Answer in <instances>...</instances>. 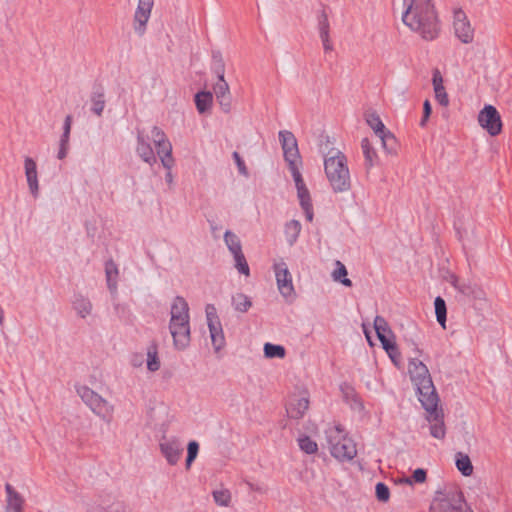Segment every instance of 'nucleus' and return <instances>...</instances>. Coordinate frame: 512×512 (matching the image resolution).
<instances>
[{
  "mask_svg": "<svg viewBox=\"0 0 512 512\" xmlns=\"http://www.w3.org/2000/svg\"><path fill=\"white\" fill-rule=\"evenodd\" d=\"M402 21L424 40H434L440 33L432 0H403Z\"/></svg>",
  "mask_w": 512,
  "mask_h": 512,
  "instance_id": "obj_1",
  "label": "nucleus"
},
{
  "mask_svg": "<svg viewBox=\"0 0 512 512\" xmlns=\"http://www.w3.org/2000/svg\"><path fill=\"white\" fill-rule=\"evenodd\" d=\"M279 139L282 145L285 161L288 163L289 170L292 174L297 189V197L300 205L304 210L306 219L311 222L313 220V206L310 192L302 178L301 166L302 160L298 150L297 140L290 131H280Z\"/></svg>",
  "mask_w": 512,
  "mask_h": 512,
  "instance_id": "obj_2",
  "label": "nucleus"
},
{
  "mask_svg": "<svg viewBox=\"0 0 512 512\" xmlns=\"http://www.w3.org/2000/svg\"><path fill=\"white\" fill-rule=\"evenodd\" d=\"M324 172L334 193H345L351 189V176L347 158L337 149L330 150L324 157Z\"/></svg>",
  "mask_w": 512,
  "mask_h": 512,
  "instance_id": "obj_3",
  "label": "nucleus"
},
{
  "mask_svg": "<svg viewBox=\"0 0 512 512\" xmlns=\"http://www.w3.org/2000/svg\"><path fill=\"white\" fill-rule=\"evenodd\" d=\"M408 373L417 388L422 406H435L439 399L426 365L418 359H412L408 365Z\"/></svg>",
  "mask_w": 512,
  "mask_h": 512,
  "instance_id": "obj_4",
  "label": "nucleus"
},
{
  "mask_svg": "<svg viewBox=\"0 0 512 512\" xmlns=\"http://www.w3.org/2000/svg\"><path fill=\"white\" fill-rule=\"evenodd\" d=\"M429 512H475L458 488L437 490L431 500Z\"/></svg>",
  "mask_w": 512,
  "mask_h": 512,
  "instance_id": "obj_5",
  "label": "nucleus"
},
{
  "mask_svg": "<svg viewBox=\"0 0 512 512\" xmlns=\"http://www.w3.org/2000/svg\"><path fill=\"white\" fill-rule=\"evenodd\" d=\"M328 449L330 454L339 461H350L356 454L355 443L346 436L340 426H333L326 430Z\"/></svg>",
  "mask_w": 512,
  "mask_h": 512,
  "instance_id": "obj_6",
  "label": "nucleus"
},
{
  "mask_svg": "<svg viewBox=\"0 0 512 512\" xmlns=\"http://www.w3.org/2000/svg\"><path fill=\"white\" fill-rule=\"evenodd\" d=\"M75 390L85 405L96 416L100 417L106 422H110L112 420L115 407L109 400L99 395L86 384H76Z\"/></svg>",
  "mask_w": 512,
  "mask_h": 512,
  "instance_id": "obj_7",
  "label": "nucleus"
},
{
  "mask_svg": "<svg viewBox=\"0 0 512 512\" xmlns=\"http://www.w3.org/2000/svg\"><path fill=\"white\" fill-rule=\"evenodd\" d=\"M478 123L491 136H496L502 131V121L499 112L492 105H485L478 114Z\"/></svg>",
  "mask_w": 512,
  "mask_h": 512,
  "instance_id": "obj_8",
  "label": "nucleus"
},
{
  "mask_svg": "<svg viewBox=\"0 0 512 512\" xmlns=\"http://www.w3.org/2000/svg\"><path fill=\"white\" fill-rule=\"evenodd\" d=\"M277 287L281 295L285 298H293L295 290L292 282L291 273L285 262L281 261L274 265Z\"/></svg>",
  "mask_w": 512,
  "mask_h": 512,
  "instance_id": "obj_9",
  "label": "nucleus"
},
{
  "mask_svg": "<svg viewBox=\"0 0 512 512\" xmlns=\"http://www.w3.org/2000/svg\"><path fill=\"white\" fill-rule=\"evenodd\" d=\"M423 408L427 412L426 419L430 424L431 436L436 439L443 440L446 435L443 411L441 409L438 410V403L432 408L427 406H423Z\"/></svg>",
  "mask_w": 512,
  "mask_h": 512,
  "instance_id": "obj_10",
  "label": "nucleus"
},
{
  "mask_svg": "<svg viewBox=\"0 0 512 512\" xmlns=\"http://www.w3.org/2000/svg\"><path fill=\"white\" fill-rule=\"evenodd\" d=\"M453 28L456 37L462 43L469 44L473 42L474 29L471 26L466 14L462 10L455 11Z\"/></svg>",
  "mask_w": 512,
  "mask_h": 512,
  "instance_id": "obj_11",
  "label": "nucleus"
},
{
  "mask_svg": "<svg viewBox=\"0 0 512 512\" xmlns=\"http://www.w3.org/2000/svg\"><path fill=\"white\" fill-rule=\"evenodd\" d=\"M153 6L154 0H138L134 13L133 27L139 35H143L146 30Z\"/></svg>",
  "mask_w": 512,
  "mask_h": 512,
  "instance_id": "obj_12",
  "label": "nucleus"
},
{
  "mask_svg": "<svg viewBox=\"0 0 512 512\" xmlns=\"http://www.w3.org/2000/svg\"><path fill=\"white\" fill-rule=\"evenodd\" d=\"M169 329L173 337L175 348L179 350L185 349L190 343L189 321L170 323Z\"/></svg>",
  "mask_w": 512,
  "mask_h": 512,
  "instance_id": "obj_13",
  "label": "nucleus"
},
{
  "mask_svg": "<svg viewBox=\"0 0 512 512\" xmlns=\"http://www.w3.org/2000/svg\"><path fill=\"white\" fill-rule=\"evenodd\" d=\"M309 408V395L303 391L297 395L291 396L286 411L290 418L299 419L304 416Z\"/></svg>",
  "mask_w": 512,
  "mask_h": 512,
  "instance_id": "obj_14",
  "label": "nucleus"
},
{
  "mask_svg": "<svg viewBox=\"0 0 512 512\" xmlns=\"http://www.w3.org/2000/svg\"><path fill=\"white\" fill-rule=\"evenodd\" d=\"M366 122L369 127L375 132V134L381 139L382 147L388 150V143L394 141V136L391 132L385 129L383 122L376 113H370L366 116Z\"/></svg>",
  "mask_w": 512,
  "mask_h": 512,
  "instance_id": "obj_15",
  "label": "nucleus"
},
{
  "mask_svg": "<svg viewBox=\"0 0 512 512\" xmlns=\"http://www.w3.org/2000/svg\"><path fill=\"white\" fill-rule=\"evenodd\" d=\"M24 169L29 191L33 196H37L39 192V183L36 162L32 158L26 157L24 160Z\"/></svg>",
  "mask_w": 512,
  "mask_h": 512,
  "instance_id": "obj_16",
  "label": "nucleus"
},
{
  "mask_svg": "<svg viewBox=\"0 0 512 512\" xmlns=\"http://www.w3.org/2000/svg\"><path fill=\"white\" fill-rule=\"evenodd\" d=\"M189 321V307L182 297H176L171 306L170 323Z\"/></svg>",
  "mask_w": 512,
  "mask_h": 512,
  "instance_id": "obj_17",
  "label": "nucleus"
},
{
  "mask_svg": "<svg viewBox=\"0 0 512 512\" xmlns=\"http://www.w3.org/2000/svg\"><path fill=\"white\" fill-rule=\"evenodd\" d=\"M6 512H23L24 499L10 484L5 485Z\"/></svg>",
  "mask_w": 512,
  "mask_h": 512,
  "instance_id": "obj_18",
  "label": "nucleus"
},
{
  "mask_svg": "<svg viewBox=\"0 0 512 512\" xmlns=\"http://www.w3.org/2000/svg\"><path fill=\"white\" fill-rule=\"evenodd\" d=\"M160 448L171 465H175L178 462L183 451L180 444L175 440L161 443Z\"/></svg>",
  "mask_w": 512,
  "mask_h": 512,
  "instance_id": "obj_19",
  "label": "nucleus"
},
{
  "mask_svg": "<svg viewBox=\"0 0 512 512\" xmlns=\"http://www.w3.org/2000/svg\"><path fill=\"white\" fill-rule=\"evenodd\" d=\"M318 29H319V35L323 44V48L325 52H330L333 49L332 42L330 40L329 30V20L327 14L322 11L319 20H318Z\"/></svg>",
  "mask_w": 512,
  "mask_h": 512,
  "instance_id": "obj_20",
  "label": "nucleus"
},
{
  "mask_svg": "<svg viewBox=\"0 0 512 512\" xmlns=\"http://www.w3.org/2000/svg\"><path fill=\"white\" fill-rule=\"evenodd\" d=\"M157 154L160 157L162 165L166 169H171L174 165V159L172 157V145L169 140H165L156 145Z\"/></svg>",
  "mask_w": 512,
  "mask_h": 512,
  "instance_id": "obj_21",
  "label": "nucleus"
},
{
  "mask_svg": "<svg viewBox=\"0 0 512 512\" xmlns=\"http://www.w3.org/2000/svg\"><path fill=\"white\" fill-rule=\"evenodd\" d=\"M361 148L365 158V166L367 169H371L378 163L379 160L376 149L373 147L368 138L362 139Z\"/></svg>",
  "mask_w": 512,
  "mask_h": 512,
  "instance_id": "obj_22",
  "label": "nucleus"
},
{
  "mask_svg": "<svg viewBox=\"0 0 512 512\" xmlns=\"http://www.w3.org/2000/svg\"><path fill=\"white\" fill-rule=\"evenodd\" d=\"M211 342L216 351L220 350L225 345V337L220 322H213L208 324Z\"/></svg>",
  "mask_w": 512,
  "mask_h": 512,
  "instance_id": "obj_23",
  "label": "nucleus"
},
{
  "mask_svg": "<svg viewBox=\"0 0 512 512\" xmlns=\"http://www.w3.org/2000/svg\"><path fill=\"white\" fill-rule=\"evenodd\" d=\"M347 275H348V272H347L345 265L341 261L337 260L335 262V269L333 270V272L331 274L332 279L335 282H339L346 287H351L352 282L347 277Z\"/></svg>",
  "mask_w": 512,
  "mask_h": 512,
  "instance_id": "obj_24",
  "label": "nucleus"
},
{
  "mask_svg": "<svg viewBox=\"0 0 512 512\" xmlns=\"http://www.w3.org/2000/svg\"><path fill=\"white\" fill-rule=\"evenodd\" d=\"M213 103V95L211 92L202 91L195 95V104L199 113L206 112Z\"/></svg>",
  "mask_w": 512,
  "mask_h": 512,
  "instance_id": "obj_25",
  "label": "nucleus"
},
{
  "mask_svg": "<svg viewBox=\"0 0 512 512\" xmlns=\"http://www.w3.org/2000/svg\"><path fill=\"white\" fill-rule=\"evenodd\" d=\"M456 467L463 476H471L473 474V465L467 454L457 453L456 454Z\"/></svg>",
  "mask_w": 512,
  "mask_h": 512,
  "instance_id": "obj_26",
  "label": "nucleus"
},
{
  "mask_svg": "<svg viewBox=\"0 0 512 512\" xmlns=\"http://www.w3.org/2000/svg\"><path fill=\"white\" fill-rule=\"evenodd\" d=\"M90 102L91 111L98 117L102 116L106 104L105 93L103 91H96L92 93Z\"/></svg>",
  "mask_w": 512,
  "mask_h": 512,
  "instance_id": "obj_27",
  "label": "nucleus"
},
{
  "mask_svg": "<svg viewBox=\"0 0 512 512\" xmlns=\"http://www.w3.org/2000/svg\"><path fill=\"white\" fill-rule=\"evenodd\" d=\"M301 231V224L298 220H291L286 223L284 234L287 242L292 245L296 242Z\"/></svg>",
  "mask_w": 512,
  "mask_h": 512,
  "instance_id": "obj_28",
  "label": "nucleus"
},
{
  "mask_svg": "<svg viewBox=\"0 0 512 512\" xmlns=\"http://www.w3.org/2000/svg\"><path fill=\"white\" fill-rule=\"evenodd\" d=\"M160 368V360L158 357V348L155 343H152L147 349V369L155 372Z\"/></svg>",
  "mask_w": 512,
  "mask_h": 512,
  "instance_id": "obj_29",
  "label": "nucleus"
},
{
  "mask_svg": "<svg viewBox=\"0 0 512 512\" xmlns=\"http://www.w3.org/2000/svg\"><path fill=\"white\" fill-rule=\"evenodd\" d=\"M74 310L77 312V314L85 318L86 316L90 315L92 312V304L91 302L84 298V297H77L73 302Z\"/></svg>",
  "mask_w": 512,
  "mask_h": 512,
  "instance_id": "obj_30",
  "label": "nucleus"
},
{
  "mask_svg": "<svg viewBox=\"0 0 512 512\" xmlns=\"http://www.w3.org/2000/svg\"><path fill=\"white\" fill-rule=\"evenodd\" d=\"M137 152L146 163L152 164L156 162V157L151 146L144 142L140 137L137 146Z\"/></svg>",
  "mask_w": 512,
  "mask_h": 512,
  "instance_id": "obj_31",
  "label": "nucleus"
},
{
  "mask_svg": "<svg viewBox=\"0 0 512 512\" xmlns=\"http://www.w3.org/2000/svg\"><path fill=\"white\" fill-rule=\"evenodd\" d=\"M108 287L111 291L116 290V278L118 276V269L114 262L109 261L105 267Z\"/></svg>",
  "mask_w": 512,
  "mask_h": 512,
  "instance_id": "obj_32",
  "label": "nucleus"
},
{
  "mask_svg": "<svg viewBox=\"0 0 512 512\" xmlns=\"http://www.w3.org/2000/svg\"><path fill=\"white\" fill-rule=\"evenodd\" d=\"M234 308L239 312H246L252 303L248 296L243 293H237L232 299Z\"/></svg>",
  "mask_w": 512,
  "mask_h": 512,
  "instance_id": "obj_33",
  "label": "nucleus"
},
{
  "mask_svg": "<svg viewBox=\"0 0 512 512\" xmlns=\"http://www.w3.org/2000/svg\"><path fill=\"white\" fill-rule=\"evenodd\" d=\"M286 354L285 348L281 345L266 343L264 345V355L267 358H284Z\"/></svg>",
  "mask_w": 512,
  "mask_h": 512,
  "instance_id": "obj_34",
  "label": "nucleus"
},
{
  "mask_svg": "<svg viewBox=\"0 0 512 512\" xmlns=\"http://www.w3.org/2000/svg\"><path fill=\"white\" fill-rule=\"evenodd\" d=\"M224 238L226 245L228 246L229 250L233 255L242 253L239 238L235 234L231 233L230 231H227L225 233Z\"/></svg>",
  "mask_w": 512,
  "mask_h": 512,
  "instance_id": "obj_35",
  "label": "nucleus"
},
{
  "mask_svg": "<svg viewBox=\"0 0 512 512\" xmlns=\"http://www.w3.org/2000/svg\"><path fill=\"white\" fill-rule=\"evenodd\" d=\"M435 314L438 323L445 328L446 323V304L441 297H437L434 302Z\"/></svg>",
  "mask_w": 512,
  "mask_h": 512,
  "instance_id": "obj_36",
  "label": "nucleus"
},
{
  "mask_svg": "<svg viewBox=\"0 0 512 512\" xmlns=\"http://www.w3.org/2000/svg\"><path fill=\"white\" fill-rule=\"evenodd\" d=\"M298 443L300 449L307 454H315L318 451L317 443L308 436H301Z\"/></svg>",
  "mask_w": 512,
  "mask_h": 512,
  "instance_id": "obj_37",
  "label": "nucleus"
},
{
  "mask_svg": "<svg viewBox=\"0 0 512 512\" xmlns=\"http://www.w3.org/2000/svg\"><path fill=\"white\" fill-rule=\"evenodd\" d=\"M218 78L219 82L216 83L214 86V93L216 95V98H221L230 95V88L228 83L224 79V74L221 73Z\"/></svg>",
  "mask_w": 512,
  "mask_h": 512,
  "instance_id": "obj_38",
  "label": "nucleus"
},
{
  "mask_svg": "<svg viewBox=\"0 0 512 512\" xmlns=\"http://www.w3.org/2000/svg\"><path fill=\"white\" fill-rule=\"evenodd\" d=\"M426 479H427L426 470H424L422 468H417L416 470H414L411 478H409V477L404 478L401 480V482L412 485L414 482L415 483H424L426 481Z\"/></svg>",
  "mask_w": 512,
  "mask_h": 512,
  "instance_id": "obj_39",
  "label": "nucleus"
},
{
  "mask_svg": "<svg viewBox=\"0 0 512 512\" xmlns=\"http://www.w3.org/2000/svg\"><path fill=\"white\" fill-rule=\"evenodd\" d=\"M215 502L220 506H228L231 501V494L227 489H220L213 492Z\"/></svg>",
  "mask_w": 512,
  "mask_h": 512,
  "instance_id": "obj_40",
  "label": "nucleus"
},
{
  "mask_svg": "<svg viewBox=\"0 0 512 512\" xmlns=\"http://www.w3.org/2000/svg\"><path fill=\"white\" fill-rule=\"evenodd\" d=\"M375 494L379 502L386 503L390 499V490L388 486L382 482L376 484Z\"/></svg>",
  "mask_w": 512,
  "mask_h": 512,
  "instance_id": "obj_41",
  "label": "nucleus"
},
{
  "mask_svg": "<svg viewBox=\"0 0 512 512\" xmlns=\"http://www.w3.org/2000/svg\"><path fill=\"white\" fill-rule=\"evenodd\" d=\"M71 126H72V116L67 115L64 121V131L60 139V146H66L69 147V138H70V132H71Z\"/></svg>",
  "mask_w": 512,
  "mask_h": 512,
  "instance_id": "obj_42",
  "label": "nucleus"
},
{
  "mask_svg": "<svg viewBox=\"0 0 512 512\" xmlns=\"http://www.w3.org/2000/svg\"><path fill=\"white\" fill-rule=\"evenodd\" d=\"M374 328L377 336L383 334H391V330L388 327L386 320L381 316H376L374 319Z\"/></svg>",
  "mask_w": 512,
  "mask_h": 512,
  "instance_id": "obj_43",
  "label": "nucleus"
},
{
  "mask_svg": "<svg viewBox=\"0 0 512 512\" xmlns=\"http://www.w3.org/2000/svg\"><path fill=\"white\" fill-rule=\"evenodd\" d=\"M234 259H235V266H236L237 270L239 271V273L244 274L245 276H249V273H250L249 266H248V263L245 259V256L243 255V253L234 255Z\"/></svg>",
  "mask_w": 512,
  "mask_h": 512,
  "instance_id": "obj_44",
  "label": "nucleus"
},
{
  "mask_svg": "<svg viewBox=\"0 0 512 512\" xmlns=\"http://www.w3.org/2000/svg\"><path fill=\"white\" fill-rule=\"evenodd\" d=\"M198 450H199V445L196 441L189 442L188 448H187L188 455H187V459H186L187 468L190 467L191 463L197 457Z\"/></svg>",
  "mask_w": 512,
  "mask_h": 512,
  "instance_id": "obj_45",
  "label": "nucleus"
},
{
  "mask_svg": "<svg viewBox=\"0 0 512 512\" xmlns=\"http://www.w3.org/2000/svg\"><path fill=\"white\" fill-rule=\"evenodd\" d=\"M87 382L94 387H100L104 384V377L99 370H93L89 375Z\"/></svg>",
  "mask_w": 512,
  "mask_h": 512,
  "instance_id": "obj_46",
  "label": "nucleus"
},
{
  "mask_svg": "<svg viewBox=\"0 0 512 512\" xmlns=\"http://www.w3.org/2000/svg\"><path fill=\"white\" fill-rule=\"evenodd\" d=\"M379 341L382 344V347L385 351L393 350V346L396 345L393 335L391 334H383L377 336Z\"/></svg>",
  "mask_w": 512,
  "mask_h": 512,
  "instance_id": "obj_47",
  "label": "nucleus"
},
{
  "mask_svg": "<svg viewBox=\"0 0 512 512\" xmlns=\"http://www.w3.org/2000/svg\"><path fill=\"white\" fill-rule=\"evenodd\" d=\"M151 140L155 144V146L165 140H167L165 133L157 126H154L151 129Z\"/></svg>",
  "mask_w": 512,
  "mask_h": 512,
  "instance_id": "obj_48",
  "label": "nucleus"
},
{
  "mask_svg": "<svg viewBox=\"0 0 512 512\" xmlns=\"http://www.w3.org/2000/svg\"><path fill=\"white\" fill-rule=\"evenodd\" d=\"M435 98L439 102L440 105L446 107L449 104L448 94L446 93L445 87L437 88L434 90Z\"/></svg>",
  "mask_w": 512,
  "mask_h": 512,
  "instance_id": "obj_49",
  "label": "nucleus"
},
{
  "mask_svg": "<svg viewBox=\"0 0 512 512\" xmlns=\"http://www.w3.org/2000/svg\"><path fill=\"white\" fill-rule=\"evenodd\" d=\"M205 311H206V317H207L208 324H211L213 322H220L219 318L217 316V313H216V308L214 305L208 304L206 306Z\"/></svg>",
  "mask_w": 512,
  "mask_h": 512,
  "instance_id": "obj_50",
  "label": "nucleus"
},
{
  "mask_svg": "<svg viewBox=\"0 0 512 512\" xmlns=\"http://www.w3.org/2000/svg\"><path fill=\"white\" fill-rule=\"evenodd\" d=\"M431 104L429 102V100H425L424 103H423V118L420 122V125L421 126H425L427 120L429 119L430 115H431Z\"/></svg>",
  "mask_w": 512,
  "mask_h": 512,
  "instance_id": "obj_51",
  "label": "nucleus"
},
{
  "mask_svg": "<svg viewBox=\"0 0 512 512\" xmlns=\"http://www.w3.org/2000/svg\"><path fill=\"white\" fill-rule=\"evenodd\" d=\"M218 102H219V105L220 107L222 108V110L225 112V113H229L230 110H231V99H230V95L228 96H224V97H221V98H217Z\"/></svg>",
  "mask_w": 512,
  "mask_h": 512,
  "instance_id": "obj_52",
  "label": "nucleus"
},
{
  "mask_svg": "<svg viewBox=\"0 0 512 512\" xmlns=\"http://www.w3.org/2000/svg\"><path fill=\"white\" fill-rule=\"evenodd\" d=\"M432 83H433L434 90H436L437 88H443L444 87V85H443V78H442V75H441L440 71H438V70L434 71L433 78H432Z\"/></svg>",
  "mask_w": 512,
  "mask_h": 512,
  "instance_id": "obj_53",
  "label": "nucleus"
},
{
  "mask_svg": "<svg viewBox=\"0 0 512 512\" xmlns=\"http://www.w3.org/2000/svg\"><path fill=\"white\" fill-rule=\"evenodd\" d=\"M233 157L235 159V162L238 166V169H239V172L243 175H247V168L243 162V160L241 159L240 155L238 152H234L233 153Z\"/></svg>",
  "mask_w": 512,
  "mask_h": 512,
  "instance_id": "obj_54",
  "label": "nucleus"
},
{
  "mask_svg": "<svg viewBox=\"0 0 512 512\" xmlns=\"http://www.w3.org/2000/svg\"><path fill=\"white\" fill-rule=\"evenodd\" d=\"M387 354L389 355V357L391 358V360L395 363V364H398L401 360V353L397 347V345H394L393 346V350H389V351H386Z\"/></svg>",
  "mask_w": 512,
  "mask_h": 512,
  "instance_id": "obj_55",
  "label": "nucleus"
},
{
  "mask_svg": "<svg viewBox=\"0 0 512 512\" xmlns=\"http://www.w3.org/2000/svg\"><path fill=\"white\" fill-rule=\"evenodd\" d=\"M68 149H69V147H66V146H60V145H59V151H58V155H57V157H58L59 159H64V158L67 156Z\"/></svg>",
  "mask_w": 512,
  "mask_h": 512,
  "instance_id": "obj_56",
  "label": "nucleus"
},
{
  "mask_svg": "<svg viewBox=\"0 0 512 512\" xmlns=\"http://www.w3.org/2000/svg\"><path fill=\"white\" fill-rule=\"evenodd\" d=\"M167 173H166V181L171 184L172 181H173V176H172V172H171V169H167Z\"/></svg>",
  "mask_w": 512,
  "mask_h": 512,
  "instance_id": "obj_57",
  "label": "nucleus"
}]
</instances>
